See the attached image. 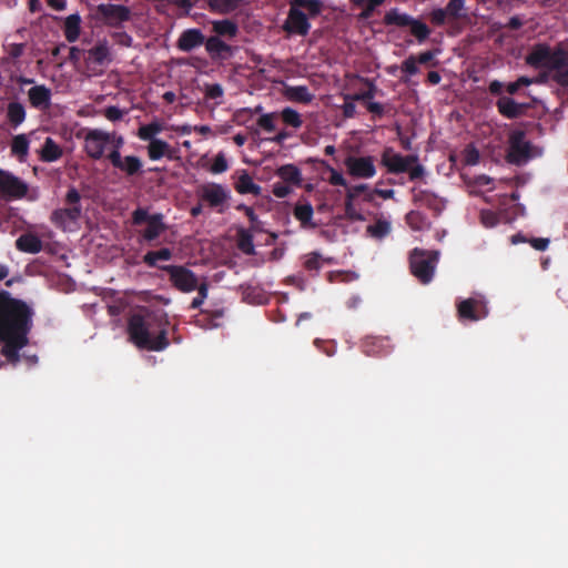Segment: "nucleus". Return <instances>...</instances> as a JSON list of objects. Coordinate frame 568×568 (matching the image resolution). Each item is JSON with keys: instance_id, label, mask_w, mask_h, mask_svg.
<instances>
[{"instance_id": "obj_1", "label": "nucleus", "mask_w": 568, "mask_h": 568, "mask_svg": "<svg viewBox=\"0 0 568 568\" xmlns=\"http://www.w3.org/2000/svg\"><path fill=\"white\" fill-rule=\"evenodd\" d=\"M33 308L24 301L14 298L7 291H0V354L16 367L22 355L20 351L29 344L33 327ZM29 365L38 362L37 355H23Z\"/></svg>"}, {"instance_id": "obj_2", "label": "nucleus", "mask_w": 568, "mask_h": 568, "mask_svg": "<svg viewBox=\"0 0 568 568\" xmlns=\"http://www.w3.org/2000/svg\"><path fill=\"white\" fill-rule=\"evenodd\" d=\"M169 321L164 314L154 312L135 313L128 321L129 339L138 348L161 352L170 342L168 338Z\"/></svg>"}, {"instance_id": "obj_3", "label": "nucleus", "mask_w": 568, "mask_h": 568, "mask_svg": "<svg viewBox=\"0 0 568 568\" xmlns=\"http://www.w3.org/2000/svg\"><path fill=\"white\" fill-rule=\"evenodd\" d=\"M301 8L306 9L311 18H315L322 13L324 4L322 0H290V10L283 29L288 33L304 37L308 34L311 23Z\"/></svg>"}, {"instance_id": "obj_4", "label": "nucleus", "mask_w": 568, "mask_h": 568, "mask_svg": "<svg viewBox=\"0 0 568 568\" xmlns=\"http://www.w3.org/2000/svg\"><path fill=\"white\" fill-rule=\"evenodd\" d=\"M381 164L386 168L389 174L408 173L410 181H416L425 175V168L418 163L417 155H403L390 146L383 150Z\"/></svg>"}, {"instance_id": "obj_5", "label": "nucleus", "mask_w": 568, "mask_h": 568, "mask_svg": "<svg viewBox=\"0 0 568 568\" xmlns=\"http://www.w3.org/2000/svg\"><path fill=\"white\" fill-rule=\"evenodd\" d=\"M65 207L55 209L50 221L60 230L67 231L70 224H75L82 215L81 194L71 185L64 196Z\"/></svg>"}, {"instance_id": "obj_6", "label": "nucleus", "mask_w": 568, "mask_h": 568, "mask_svg": "<svg viewBox=\"0 0 568 568\" xmlns=\"http://www.w3.org/2000/svg\"><path fill=\"white\" fill-rule=\"evenodd\" d=\"M438 260V251L414 248L409 256L410 272L420 283L428 284L434 277Z\"/></svg>"}, {"instance_id": "obj_7", "label": "nucleus", "mask_w": 568, "mask_h": 568, "mask_svg": "<svg viewBox=\"0 0 568 568\" xmlns=\"http://www.w3.org/2000/svg\"><path fill=\"white\" fill-rule=\"evenodd\" d=\"M383 22L385 26H396L400 28L408 27L410 33L419 43H423L430 34V29L426 23L407 13L399 12L397 8L387 11L384 16Z\"/></svg>"}, {"instance_id": "obj_8", "label": "nucleus", "mask_w": 568, "mask_h": 568, "mask_svg": "<svg viewBox=\"0 0 568 568\" xmlns=\"http://www.w3.org/2000/svg\"><path fill=\"white\" fill-rule=\"evenodd\" d=\"M132 223L134 225L146 223V227L142 232V237L146 242L155 241L168 229L163 222V214L155 213L150 215L148 210L143 207H138L133 211Z\"/></svg>"}, {"instance_id": "obj_9", "label": "nucleus", "mask_w": 568, "mask_h": 568, "mask_svg": "<svg viewBox=\"0 0 568 568\" xmlns=\"http://www.w3.org/2000/svg\"><path fill=\"white\" fill-rule=\"evenodd\" d=\"M532 145L526 140V133L523 130H515L509 135V148L507 161L511 164L521 165L531 158Z\"/></svg>"}, {"instance_id": "obj_10", "label": "nucleus", "mask_w": 568, "mask_h": 568, "mask_svg": "<svg viewBox=\"0 0 568 568\" xmlns=\"http://www.w3.org/2000/svg\"><path fill=\"white\" fill-rule=\"evenodd\" d=\"M95 16L106 27L121 28L131 20V10L123 4L101 3L97 7Z\"/></svg>"}, {"instance_id": "obj_11", "label": "nucleus", "mask_w": 568, "mask_h": 568, "mask_svg": "<svg viewBox=\"0 0 568 568\" xmlns=\"http://www.w3.org/2000/svg\"><path fill=\"white\" fill-rule=\"evenodd\" d=\"M160 270L169 275V281L174 288L183 293H190L197 287V276L183 265H163Z\"/></svg>"}, {"instance_id": "obj_12", "label": "nucleus", "mask_w": 568, "mask_h": 568, "mask_svg": "<svg viewBox=\"0 0 568 568\" xmlns=\"http://www.w3.org/2000/svg\"><path fill=\"white\" fill-rule=\"evenodd\" d=\"M457 316L460 321L477 322L489 314L487 303L483 296L469 297L456 303Z\"/></svg>"}, {"instance_id": "obj_13", "label": "nucleus", "mask_w": 568, "mask_h": 568, "mask_svg": "<svg viewBox=\"0 0 568 568\" xmlns=\"http://www.w3.org/2000/svg\"><path fill=\"white\" fill-rule=\"evenodd\" d=\"M29 191V185L9 171L0 169V195L7 200L23 199Z\"/></svg>"}, {"instance_id": "obj_14", "label": "nucleus", "mask_w": 568, "mask_h": 568, "mask_svg": "<svg viewBox=\"0 0 568 568\" xmlns=\"http://www.w3.org/2000/svg\"><path fill=\"white\" fill-rule=\"evenodd\" d=\"M196 194L200 201L207 203L212 209L223 206L231 197L229 189L222 184L210 182L197 187Z\"/></svg>"}, {"instance_id": "obj_15", "label": "nucleus", "mask_w": 568, "mask_h": 568, "mask_svg": "<svg viewBox=\"0 0 568 568\" xmlns=\"http://www.w3.org/2000/svg\"><path fill=\"white\" fill-rule=\"evenodd\" d=\"M110 142L111 134L109 132L91 129L84 135V151L89 158L100 160Z\"/></svg>"}, {"instance_id": "obj_16", "label": "nucleus", "mask_w": 568, "mask_h": 568, "mask_svg": "<svg viewBox=\"0 0 568 568\" xmlns=\"http://www.w3.org/2000/svg\"><path fill=\"white\" fill-rule=\"evenodd\" d=\"M345 166L348 173L354 178L371 179L376 174L373 156H347Z\"/></svg>"}, {"instance_id": "obj_17", "label": "nucleus", "mask_w": 568, "mask_h": 568, "mask_svg": "<svg viewBox=\"0 0 568 568\" xmlns=\"http://www.w3.org/2000/svg\"><path fill=\"white\" fill-rule=\"evenodd\" d=\"M108 159L115 169L124 172L128 176H134L142 172V161L135 155L122 156L119 150H112Z\"/></svg>"}, {"instance_id": "obj_18", "label": "nucleus", "mask_w": 568, "mask_h": 568, "mask_svg": "<svg viewBox=\"0 0 568 568\" xmlns=\"http://www.w3.org/2000/svg\"><path fill=\"white\" fill-rule=\"evenodd\" d=\"M204 45L209 57L213 61L227 60L234 53L233 48L216 36L205 39Z\"/></svg>"}, {"instance_id": "obj_19", "label": "nucleus", "mask_w": 568, "mask_h": 568, "mask_svg": "<svg viewBox=\"0 0 568 568\" xmlns=\"http://www.w3.org/2000/svg\"><path fill=\"white\" fill-rule=\"evenodd\" d=\"M205 42V37L200 29L191 28L184 30L178 41L176 48L183 52H190L195 48L201 47Z\"/></svg>"}, {"instance_id": "obj_20", "label": "nucleus", "mask_w": 568, "mask_h": 568, "mask_svg": "<svg viewBox=\"0 0 568 568\" xmlns=\"http://www.w3.org/2000/svg\"><path fill=\"white\" fill-rule=\"evenodd\" d=\"M362 352L367 356H383L390 352L388 337L367 336L361 345Z\"/></svg>"}, {"instance_id": "obj_21", "label": "nucleus", "mask_w": 568, "mask_h": 568, "mask_svg": "<svg viewBox=\"0 0 568 568\" xmlns=\"http://www.w3.org/2000/svg\"><path fill=\"white\" fill-rule=\"evenodd\" d=\"M496 106L503 116L513 120L525 113L527 104L518 103L509 97H500L496 102Z\"/></svg>"}, {"instance_id": "obj_22", "label": "nucleus", "mask_w": 568, "mask_h": 568, "mask_svg": "<svg viewBox=\"0 0 568 568\" xmlns=\"http://www.w3.org/2000/svg\"><path fill=\"white\" fill-rule=\"evenodd\" d=\"M51 90L43 84L34 85L28 91L30 104L38 110H47L51 105Z\"/></svg>"}, {"instance_id": "obj_23", "label": "nucleus", "mask_w": 568, "mask_h": 568, "mask_svg": "<svg viewBox=\"0 0 568 568\" xmlns=\"http://www.w3.org/2000/svg\"><path fill=\"white\" fill-rule=\"evenodd\" d=\"M550 47L546 43H537L526 57V63L535 69L548 68Z\"/></svg>"}, {"instance_id": "obj_24", "label": "nucleus", "mask_w": 568, "mask_h": 568, "mask_svg": "<svg viewBox=\"0 0 568 568\" xmlns=\"http://www.w3.org/2000/svg\"><path fill=\"white\" fill-rule=\"evenodd\" d=\"M16 247L24 253L37 254L42 251V241L36 234L24 233L17 239Z\"/></svg>"}, {"instance_id": "obj_25", "label": "nucleus", "mask_w": 568, "mask_h": 568, "mask_svg": "<svg viewBox=\"0 0 568 568\" xmlns=\"http://www.w3.org/2000/svg\"><path fill=\"white\" fill-rule=\"evenodd\" d=\"M148 150V156L152 161H158L164 156L172 160L174 158L173 155V149L171 145L159 139V140H152L149 145L146 146Z\"/></svg>"}, {"instance_id": "obj_26", "label": "nucleus", "mask_w": 568, "mask_h": 568, "mask_svg": "<svg viewBox=\"0 0 568 568\" xmlns=\"http://www.w3.org/2000/svg\"><path fill=\"white\" fill-rule=\"evenodd\" d=\"M284 97L292 102L303 104H308L314 99V95L310 92L306 85H285Z\"/></svg>"}, {"instance_id": "obj_27", "label": "nucleus", "mask_w": 568, "mask_h": 568, "mask_svg": "<svg viewBox=\"0 0 568 568\" xmlns=\"http://www.w3.org/2000/svg\"><path fill=\"white\" fill-rule=\"evenodd\" d=\"M234 189L240 194H261V186L256 184L251 175L246 171H242V174L239 176L237 181L234 184Z\"/></svg>"}, {"instance_id": "obj_28", "label": "nucleus", "mask_w": 568, "mask_h": 568, "mask_svg": "<svg viewBox=\"0 0 568 568\" xmlns=\"http://www.w3.org/2000/svg\"><path fill=\"white\" fill-rule=\"evenodd\" d=\"M64 37L68 42H75L81 32V17L78 13L70 14L64 20Z\"/></svg>"}, {"instance_id": "obj_29", "label": "nucleus", "mask_w": 568, "mask_h": 568, "mask_svg": "<svg viewBox=\"0 0 568 568\" xmlns=\"http://www.w3.org/2000/svg\"><path fill=\"white\" fill-rule=\"evenodd\" d=\"M63 154L62 148L52 139L47 138L40 151V159L43 162H54Z\"/></svg>"}, {"instance_id": "obj_30", "label": "nucleus", "mask_w": 568, "mask_h": 568, "mask_svg": "<svg viewBox=\"0 0 568 568\" xmlns=\"http://www.w3.org/2000/svg\"><path fill=\"white\" fill-rule=\"evenodd\" d=\"M276 175L283 180V182L300 186L302 184L301 170L294 164H284L276 171Z\"/></svg>"}, {"instance_id": "obj_31", "label": "nucleus", "mask_w": 568, "mask_h": 568, "mask_svg": "<svg viewBox=\"0 0 568 568\" xmlns=\"http://www.w3.org/2000/svg\"><path fill=\"white\" fill-rule=\"evenodd\" d=\"M313 206L311 203H297L294 207L293 214L297 221H300L302 227H316L317 225L312 222Z\"/></svg>"}, {"instance_id": "obj_32", "label": "nucleus", "mask_w": 568, "mask_h": 568, "mask_svg": "<svg viewBox=\"0 0 568 568\" xmlns=\"http://www.w3.org/2000/svg\"><path fill=\"white\" fill-rule=\"evenodd\" d=\"M7 119L12 128H18L26 120V109L22 103L11 101L7 108Z\"/></svg>"}, {"instance_id": "obj_33", "label": "nucleus", "mask_w": 568, "mask_h": 568, "mask_svg": "<svg viewBox=\"0 0 568 568\" xmlns=\"http://www.w3.org/2000/svg\"><path fill=\"white\" fill-rule=\"evenodd\" d=\"M88 62H93L99 65H103L110 61V50L108 43L99 42L97 45L88 50Z\"/></svg>"}, {"instance_id": "obj_34", "label": "nucleus", "mask_w": 568, "mask_h": 568, "mask_svg": "<svg viewBox=\"0 0 568 568\" xmlns=\"http://www.w3.org/2000/svg\"><path fill=\"white\" fill-rule=\"evenodd\" d=\"M242 0H209L207 6L211 12L229 14L240 8Z\"/></svg>"}, {"instance_id": "obj_35", "label": "nucleus", "mask_w": 568, "mask_h": 568, "mask_svg": "<svg viewBox=\"0 0 568 568\" xmlns=\"http://www.w3.org/2000/svg\"><path fill=\"white\" fill-rule=\"evenodd\" d=\"M212 27L216 37L234 38L239 32L237 24L229 19L214 21Z\"/></svg>"}, {"instance_id": "obj_36", "label": "nucleus", "mask_w": 568, "mask_h": 568, "mask_svg": "<svg viewBox=\"0 0 568 568\" xmlns=\"http://www.w3.org/2000/svg\"><path fill=\"white\" fill-rule=\"evenodd\" d=\"M568 65V54L567 50L562 48H556L555 50L550 49V57L548 62V69L550 70H565L564 68Z\"/></svg>"}, {"instance_id": "obj_37", "label": "nucleus", "mask_w": 568, "mask_h": 568, "mask_svg": "<svg viewBox=\"0 0 568 568\" xmlns=\"http://www.w3.org/2000/svg\"><path fill=\"white\" fill-rule=\"evenodd\" d=\"M172 258V251L168 247H163L159 251H149L143 256V263L149 267H159L158 261H170Z\"/></svg>"}, {"instance_id": "obj_38", "label": "nucleus", "mask_w": 568, "mask_h": 568, "mask_svg": "<svg viewBox=\"0 0 568 568\" xmlns=\"http://www.w3.org/2000/svg\"><path fill=\"white\" fill-rule=\"evenodd\" d=\"M162 130L163 125L159 121H153L149 124L140 126L138 130V136L142 141H149L150 143L152 140H158L155 135L162 132Z\"/></svg>"}, {"instance_id": "obj_39", "label": "nucleus", "mask_w": 568, "mask_h": 568, "mask_svg": "<svg viewBox=\"0 0 568 568\" xmlns=\"http://www.w3.org/2000/svg\"><path fill=\"white\" fill-rule=\"evenodd\" d=\"M390 223L383 219L377 220L374 224L368 225L366 229L367 233L377 240L386 237L390 233Z\"/></svg>"}, {"instance_id": "obj_40", "label": "nucleus", "mask_w": 568, "mask_h": 568, "mask_svg": "<svg viewBox=\"0 0 568 568\" xmlns=\"http://www.w3.org/2000/svg\"><path fill=\"white\" fill-rule=\"evenodd\" d=\"M414 201L419 203L420 205L427 206L429 209L438 210L439 209V200L438 197L427 190H420L414 195Z\"/></svg>"}, {"instance_id": "obj_41", "label": "nucleus", "mask_w": 568, "mask_h": 568, "mask_svg": "<svg viewBox=\"0 0 568 568\" xmlns=\"http://www.w3.org/2000/svg\"><path fill=\"white\" fill-rule=\"evenodd\" d=\"M11 152L20 159L27 156L29 152V140L24 134L16 135L12 139Z\"/></svg>"}, {"instance_id": "obj_42", "label": "nucleus", "mask_w": 568, "mask_h": 568, "mask_svg": "<svg viewBox=\"0 0 568 568\" xmlns=\"http://www.w3.org/2000/svg\"><path fill=\"white\" fill-rule=\"evenodd\" d=\"M281 119L286 125L294 129H300L303 125L301 114L296 110L288 106L281 111Z\"/></svg>"}, {"instance_id": "obj_43", "label": "nucleus", "mask_w": 568, "mask_h": 568, "mask_svg": "<svg viewBox=\"0 0 568 568\" xmlns=\"http://www.w3.org/2000/svg\"><path fill=\"white\" fill-rule=\"evenodd\" d=\"M237 246L245 254L254 253L253 235L244 229L237 233Z\"/></svg>"}, {"instance_id": "obj_44", "label": "nucleus", "mask_w": 568, "mask_h": 568, "mask_svg": "<svg viewBox=\"0 0 568 568\" xmlns=\"http://www.w3.org/2000/svg\"><path fill=\"white\" fill-rule=\"evenodd\" d=\"M355 194L352 191H347L345 199V215L353 221H361L363 216L358 213L353 204Z\"/></svg>"}, {"instance_id": "obj_45", "label": "nucleus", "mask_w": 568, "mask_h": 568, "mask_svg": "<svg viewBox=\"0 0 568 568\" xmlns=\"http://www.w3.org/2000/svg\"><path fill=\"white\" fill-rule=\"evenodd\" d=\"M365 83L367 84L368 89L366 91L355 93L352 97H347V99H351L353 101H369L375 97L376 94V85L368 79H365Z\"/></svg>"}, {"instance_id": "obj_46", "label": "nucleus", "mask_w": 568, "mask_h": 568, "mask_svg": "<svg viewBox=\"0 0 568 568\" xmlns=\"http://www.w3.org/2000/svg\"><path fill=\"white\" fill-rule=\"evenodd\" d=\"M406 223L414 231H420L424 226V216L418 211H410L405 216Z\"/></svg>"}, {"instance_id": "obj_47", "label": "nucleus", "mask_w": 568, "mask_h": 568, "mask_svg": "<svg viewBox=\"0 0 568 568\" xmlns=\"http://www.w3.org/2000/svg\"><path fill=\"white\" fill-rule=\"evenodd\" d=\"M229 163L223 152H220L214 158L212 165L210 166V172L213 174H221L227 171Z\"/></svg>"}, {"instance_id": "obj_48", "label": "nucleus", "mask_w": 568, "mask_h": 568, "mask_svg": "<svg viewBox=\"0 0 568 568\" xmlns=\"http://www.w3.org/2000/svg\"><path fill=\"white\" fill-rule=\"evenodd\" d=\"M224 94L223 87L219 83L205 84L204 97L206 100H217Z\"/></svg>"}, {"instance_id": "obj_49", "label": "nucleus", "mask_w": 568, "mask_h": 568, "mask_svg": "<svg viewBox=\"0 0 568 568\" xmlns=\"http://www.w3.org/2000/svg\"><path fill=\"white\" fill-rule=\"evenodd\" d=\"M304 267L307 271L317 272L322 267V256L316 252L307 254L305 256Z\"/></svg>"}, {"instance_id": "obj_50", "label": "nucleus", "mask_w": 568, "mask_h": 568, "mask_svg": "<svg viewBox=\"0 0 568 568\" xmlns=\"http://www.w3.org/2000/svg\"><path fill=\"white\" fill-rule=\"evenodd\" d=\"M465 8V1L464 0H449V2L446 6L447 14L454 19L460 17V11Z\"/></svg>"}, {"instance_id": "obj_51", "label": "nucleus", "mask_w": 568, "mask_h": 568, "mask_svg": "<svg viewBox=\"0 0 568 568\" xmlns=\"http://www.w3.org/2000/svg\"><path fill=\"white\" fill-rule=\"evenodd\" d=\"M400 69L403 72L407 73L408 75H415L419 72V69L417 67V61L415 55H409L407 59H405L402 62Z\"/></svg>"}, {"instance_id": "obj_52", "label": "nucleus", "mask_w": 568, "mask_h": 568, "mask_svg": "<svg viewBox=\"0 0 568 568\" xmlns=\"http://www.w3.org/2000/svg\"><path fill=\"white\" fill-rule=\"evenodd\" d=\"M103 114L109 121L116 122L123 119V116L126 114V111L121 110L115 105H110L105 108Z\"/></svg>"}, {"instance_id": "obj_53", "label": "nucleus", "mask_w": 568, "mask_h": 568, "mask_svg": "<svg viewBox=\"0 0 568 568\" xmlns=\"http://www.w3.org/2000/svg\"><path fill=\"white\" fill-rule=\"evenodd\" d=\"M480 154L475 146H467L464 151V163L466 165H476L479 162Z\"/></svg>"}, {"instance_id": "obj_54", "label": "nucleus", "mask_w": 568, "mask_h": 568, "mask_svg": "<svg viewBox=\"0 0 568 568\" xmlns=\"http://www.w3.org/2000/svg\"><path fill=\"white\" fill-rule=\"evenodd\" d=\"M480 221L486 227H494L499 223V216L489 210L481 211Z\"/></svg>"}, {"instance_id": "obj_55", "label": "nucleus", "mask_w": 568, "mask_h": 568, "mask_svg": "<svg viewBox=\"0 0 568 568\" xmlns=\"http://www.w3.org/2000/svg\"><path fill=\"white\" fill-rule=\"evenodd\" d=\"M272 192H273L274 196H276L277 199H284L291 194L292 187L288 183L276 182L273 184Z\"/></svg>"}, {"instance_id": "obj_56", "label": "nucleus", "mask_w": 568, "mask_h": 568, "mask_svg": "<svg viewBox=\"0 0 568 568\" xmlns=\"http://www.w3.org/2000/svg\"><path fill=\"white\" fill-rule=\"evenodd\" d=\"M274 118H275V113L263 114L257 120V124L263 130H265L267 132H273L275 130Z\"/></svg>"}, {"instance_id": "obj_57", "label": "nucleus", "mask_w": 568, "mask_h": 568, "mask_svg": "<svg viewBox=\"0 0 568 568\" xmlns=\"http://www.w3.org/2000/svg\"><path fill=\"white\" fill-rule=\"evenodd\" d=\"M447 17L448 14L446 9L442 8L434 9L429 14L430 22L437 27L443 26L446 22Z\"/></svg>"}, {"instance_id": "obj_58", "label": "nucleus", "mask_w": 568, "mask_h": 568, "mask_svg": "<svg viewBox=\"0 0 568 568\" xmlns=\"http://www.w3.org/2000/svg\"><path fill=\"white\" fill-rule=\"evenodd\" d=\"M236 210L244 212V214L247 216V219L251 222L252 229H254V230L257 229L260 221H258V217L255 214L254 210L251 206H247L245 204H239L236 206Z\"/></svg>"}, {"instance_id": "obj_59", "label": "nucleus", "mask_w": 568, "mask_h": 568, "mask_svg": "<svg viewBox=\"0 0 568 568\" xmlns=\"http://www.w3.org/2000/svg\"><path fill=\"white\" fill-rule=\"evenodd\" d=\"M112 38L121 45L123 47H131L132 45V37L126 33L125 31H118L112 33Z\"/></svg>"}, {"instance_id": "obj_60", "label": "nucleus", "mask_w": 568, "mask_h": 568, "mask_svg": "<svg viewBox=\"0 0 568 568\" xmlns=\"http://www.w3.org/2000/svg\"><path fill=\"white\" fill-rule=\"evenodd\" d=\"M328 182L335 186H347V181L343 174L333 168H331V176Z\"/></svg>"}, {"instance_id": "obj_61", "label": "nucleus", "mask_w": 568, "mask_h": 568, "mask_svg": "<svg viewBox=\"0 0 568 568\" xmlns=\"http://www.w3.org/2000/svg\"><path fill=\"white\" fill-rule=\"evenodd\" d=\"M196 1L197 0H168L170 4L183 9L186 16L190 13V10L194 7Z\"/></svg>"}, {"instance_id": "obj_62", "label": "nucleus", "mask_w": 568, "mask_h": 568, "mask_svg": "<svg viewBox=\"0 0 568 568\" xmlns=\"http://www.w3.org/2000/svg\"><path fill=\"white\" fill-rule=\"evenodd\" d=\"M552 80L560 87H568V69L555 72Z\"/></svg>"}, {"instance_id": "obj_63", "label": "nucleus", "mask_w": 568, "mask_h": 568, "mask_svg": "<svg viewBox=\"0 0 568 568\" xmlns=\"http://www.w3.org/2000/svg\"><path fill=\"white\" fill-rule=\"evenodd\" d=\"M24 44L22 43H13L9 45L8 54L12 59H18L23 54Z\"/></svg>"}, {"instance_id": "obj_64", "label": "nucleus", "mask_w": 568, "mask_h": 568, "mask_svg": "<svg viewBox=\"0 0 568 568\" xmlns=\"http://www.w3.org/2000/svg\"><path fill=\"white\" fill-rule=\"evenodd\" d=\"M530 245L537 251H545L549 245V240L545 237H534L529 241Z\"/></svg>"}]
</instances>
